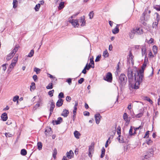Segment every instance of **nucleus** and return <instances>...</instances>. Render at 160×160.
<instances>
[{"label":"nucleus","mask_w":160,"mask_h":160,"mask_svg":"<svg viewBox=\"0 0 160 160\" xmlns=\"http://www.w3.org/2000/svg\"><path fill=\"white\" fill-rule=\"evenodd\" d=\"M144 70V69L142 68L139 72L137 71V73L134 74L135 82L134 84V85H132L134 89H137L139 88L140 83L142 81Z\"/></svg>","instance_id":"obj_1"},{"label":"nucleus","mask_w":160,"mask_h":160,"mask_svg":"<svg viewBox=\"0 0 160 160\" xmlns=\"http://www.w3.org/2000/svg\"><path fill=\"white\" fill-rule=\"evenodd\" d=\"M133 72L131 68L130 67L128 68V81L129 82V84L130 85L129 89L130 90H132L134 89L132 85H134V83H132V82L133 81Z\"/></svg>","instance_id":"obj_2"},{"label":"nucleus","mask_w":160,"mask_h":160,"mask_svg":"<svg viewBox=\"0 0 160 160\" xmlns=\"http://www.w3.org/2000/svg\"><path fill=\"white\" fill-rule=\"evenodd\" d=\"M127 82V78L125 74L123 73L121 74L119 77L118 82L119 84V86L121 88L124 87Z\"/></svg>","instance_id":"obj_3"},{"label":"nucleus","mask_w":160,"mask_h":160,"mask_svg":"<svg viewBox=\"0 0 160 160\" xmlns=\"http://www.w3.org/2000/svg\"><path fill=\"white\" fill-rule=\"evenodd\" d=\"M19 47V46L16 45L15 48L11 51L10 53L7 55L6 59L8 61L11 59L15 54L16 52L18 51V48Z\"/></svg>","instance_id":"obj_4"},{"label":"nucleus","mask_w":160,"mask_h":160,"mask_svg":"<svg viewBox=\"0 0 160 160\" xmlns=\"http://www.w3.org/2000/svg\"><path fill=\"white\" fill-rule=\"evenodd\" d=\"M154 150L153 148H151L148 149L146 151V154L144 155V158L148 159L153 155Z\"/></svg>","instance_id":"obj_5"},{"label":"nucleus","mask_w":160,"mask_h":160,"mask_svg":"<svg viewBox=\"0 0 160 160\" xmlns=\"http://www.w3.org/2000/svg\"><path fill=\"white\" fill-rule=\"evenodd\" d=\"M94 143L93 142L91 143L89 146L88 149V156L90 158L92 157V154L94 153Z\"/></svg>","instance_id":"obj_6"},{"label":"nucleus","mask_w":160,"mask_h":160,"mask_svg":"<svg viewBox=\"0 0 160 160\" xmlns=\"http://www.w3.org/2000/svg\"><path fill=\"white\" fill-rule=\"evenodd\" d=\"M103 79L108 82H111L112 80V73L110 72H108L106 75V77H104Z\"/></svg>","instance_id":"obj_7"},{"label":"nucleus","mask_w":160,"mask_h":160,"mask_svg":"<svg viewBox=\"0 0 160 160\" xmlns=\"http://www.w3.org/2000/svg\"><path fill=\"white\" fill-rule=\"evenodd\" d=\"M148 11V9H145L143 13L142 14V16L141 17L140 19L139 22L142 24L144 26L146 25V23L144 22L145 20V16L147 14V11Z\"/></svg>","instance_id":"obj_8"},{"label":"nucleus","mask_w":160,"mask_h":160,"mask_svg":"<svg viewBox=\"0 0 160 160\" xmlns=\"http://www.w3.org/2000/svg\"><path fill=\"white\" fill-rule=\"evenodd\" d=\"M133 56L132 55V54L131 52V51L129 52V57L127 58V62L128 64L129 63L130 64V62H131L132 65L134 64L133 60Z\"/></svg>","instance_id":"obj_9"},{"label":"nucleus","mask_w":160,"mask_h":160,"mask_svg":"<svg viewBox=\"0 0 160 160\" xmlns=\"http://www.w3.org/2000/svg\"><path fill=\"white\" fill-rule=\"evenodd\" d=\"M68 21L69 22L72 24V25L74 26V27H75V26L78 25L79 26V24L78 23V19H72L71 20V18H69Z\"/></svg>","instance_id":"obj_10"},{"label":"nucleus","mask_w":160,"mask_h":160,"mask_svg":"<svg viewBox=\"0 0 160 160\" xmlns=\"http://www.w3.org/2000/svg\"><path fill=\"white\" fill-rule=\"evenodd\" d=\"M132 32L133 33L138 35L141 34L143 33V30L140 28H136L133 29L132 30Z\"/></svg>","instance_id":"obj_11"},{"label":"nucleus","mask_w":160,"mask_h":160,"mask_svg":"<svg viewBox=\"0 0 160 160\" xmlns=\"http://www.w3.org/2000/svg\"><path fill=\"white\" fill-rule=\"evenodd\" d=\"M42 99L39 98V101L37 102V103L35 105L33 108L34 110H36L41 105H42Z\"/></svg>","instance_id":"obj_12"},{"label":"nucleus","mask_w":160,"mask_h":160,"mask_svg":"<svg viewBox=\"0 0 160 160\" xmlns=\"http://www.w3.org/2000/svg\"><path fill=\"white\" fill-rule=\"evenodd\" d=\"M94 117L96 123L98 124L100 122V118H102V117L99 113L95 114Z\"/></svg>","instance_id":"obj_13"},{"label":"nucleus","mask_w":160,"mask_h":160,"mask_svg":"<svg viewBox=\"0 0 160 160\" xmlns=\"http://www.w3.org/2000/svg\"><path fill=\"white\" fill-rule=\"evenodd\" d=\"M52 131L51 130V128L50 127H47L46 128L45 131V133L46 136L50 134H52Z\"/></svg>","instance_id":"obj_14"},{"label":"nucleus","mask_w":160,"mask_h":160,"mask_svg":"<svg viewBox=\"0 0 160 160\" xmlns=\"http://www.w3.org/2000/svg\"><path fill=\"white\" fill-rule=\"evenodd\" d=\"M67 158V157L68 159H71L74 156V153L72 150H70L69 152H68L66 154Z\"/></svg>","instance_id":"obj_15"},{"label":"nucleus","mask_w":160,"mask_h":160,"mask_svg":"<svg viewBox=\"0 0 160 160\" xmlns=\"http://www.w3.org/2000/svg\"><path fill=\"white\" fill-rule=\"evenodd\" d=\"M120 24L117 25L115 28L112 30V32L114 34L118 33L119 32V27L121 25Z\"/></svg>","instance_id":"obj_16"},{"label":"nucleus","mask_w":160,"mask_h":160,"mask_svg":"<svg viewBox=\"0 0 160 160\" xmlns=\"http://www.w3.org/2000/svg\"><path fill=\"white\" fill-rule=\"evenodd\" d=\"M79 22H82V23L81 24V26H83L85 25L86 21L85 19V16H84L81 17L80 18Z\"/></svg>","instance_id":"obj_17"},{"label":"nucleus","mask_w":160,"mask_h":160,"mask_svg":"<svg viewBox=\"0 0 160 160\" xmlns=\"http://www.w3.org/2000/svg\"><path fill=\"white\" fill-rule=\"evenodd\" d=\"M62 121V118L61 117H59L58 118L57 120H52V123H53V125H54V122H56V124L57 125L60 124Z\"/></svg>","instance_id":"obj_18"},{"label":"nucleus","mask_w":160,"mask_h":160,"mask_svg":"<svg viewBox=\"0 0 160 160\" xmlns=\"http://www.w3.org/2000/svg\"><path fill=\"white\" fill-rule=\"evenodd\" d=\"M49 102L51 103L50 108V109L49 111L51 112H53V109L55 107V103L54 102H53V100H50Z\"/></svg>","instance_id":"obj_19"},{"label":"nucleus","mask_w":160,"mask_h":160,"mask_svg":"<svg viewBox=\"0 0 160 160\" xmlns=\"http://www.w3.org/2000/svg\"><path fill=\"white\" fill-rule=\"evenodd\" d=\"M1 118L3 121H5L8 119V115L6 113L4 112L3 113L1 116Z\"/></svg>","instance_id":"obj_20"},{"label":"nucleus","mask_w":160,"mask_h":160,"mask_svg":"<svg viewBox=\"0 0 160 160\" xmlns=\"http://www.w3.org/2000/svg\"><path fill=\"white\" fill-rule=\"evenodd\" d=\"M69 113V111L66 109H64L61 114V115L64 117H66L68 116Z\"/></svg>","instance_id":"obj_21"},{"label":"nucleus","mask_w":160,"mask_h":160,"mask_svg":"<svg viewBox=\"0 0 160 160\" xmlns=\"http://www.w3.org/2000/svg\"><path fill=\"white\" fill-rule=\"evenodd\" d=\"M63 100L62 99H59L57 102L56 105L57 107H59L63 104Z\"/></svg>","instance_id":"obj_22"},{"label":"nucleus","mask_w":160,"mask_h":160,"mask_svg":"<svg viewBox=\"0 0 160 160\" xmlns=\"http://www.w3.org/2000/svg\"><path fill=\"white\" fill-rule=\"evenodd\" d=\"M123 118L126 122L128 123L130 122V120L128 119V116L126 113H124L123 116Z\"/></svg>","instance_id":"obj_23"},{"label":"nucleus","mask_w":160,"mask_h":160,"mask_svg":"<svg viewBox=\"0 0 160 160\" xmlns=\"http://www.w3.org/2000/svg\"><path fill=\"white\" fill-rule=\"evenodd\" d=\"M18 54H16L15 56V57L12 60V63L16 65L17 62L18 61Z\"/></svg>","instance_id":"obj_24"},{"label":"nucleus","mask_w":160,"mask_h":160,"mask_svg":"<svg viewBox=\"0 0 160 160\" xmlns=\"http://www.w3.org/2000/svg\"><path fill=\"white\" fill-rule=\"evenodd\" d=\"M148 61V58H147V59L146 58V57H145V58L144 59V63L142 67V68H143L145 69V68L147 64V62Z\"/></svg>","instance_id":"obj_25"},{"label":"nucleus","mask_w":160,"mask_h":160,"mask_svg":"<svg viewBox=\"0 0 160 160\" xmlns=\"http://www.w3.org/2000/svg\"><path fill=\"white\" fill-rule=\"evenodd\" d=\"M74 134L75 137L77 139H78L79 138V136H80L81 134L79 132L77 131H75L74 132Z\"/></svg>","instance_id":"obj_26"},{"label":"nucleus","mask_w":160,"mask_h":160,"mask_svg":"<svg viewBox=\"0 0 160 160\" xmlns=\"http://www.w3.org/2000/svg\"><path fill=\"white\" fill-rule=\"evenodd\" d=\"M146 48L145 45H144L142 46V56H143L144 54H145L146 53Z\"/></svg>","instance_id":"obj_27"},{"label":"nucleus","mask_w":160,"mask_h":160,"mask_svg":"<svg viewBox=\"0 0 160 160\" xmlns=\"http://www.w3.org/2000/svg\"><path fill=\"white\" fill-rule=\"evenodd\" d=\"M57 154V151L56 148H55L53 150L52 156L53 158L55 159L56 158V155Z\"/></svg>","instance_id":"obj_28"},{"label":"nucleus","mask_w":160,"mask_h":160,"mask_svg":"<svg viewBox=\"0 0 160 160\" xmlns=\"http://www.w3.org/2000/svg\"><path fill=\"white\" fill-rule=\"evenodd\" d=\"M64 2H61L59 5L58 6V9L59 10H61L64 7Z\"/></svg>","instance_id":"obj_29"},{"label":"nucleus","mask_w":160,"mask_h":160,"mask_svg":"<svg viewBox=\"0 0 160 160\" xmlns=\"http://www.w3.org/2000/svg\"><path fill=\"white\" fill-rule=\"evenodd\" d=\"M101 151V154L100 156V157L101 158H102L104 157V155H105V149L104 147H103L102 148Z\"/></svg>","instance_id":"obj_30"},{"label":"nucleus","mask_w":160,"mask_h":160,"mask_svg":"<svg viewBox=\"0 0 160 160\" xmlns=\"http://www.w3.org/2000/svg\"><path fill=\"white\" fill-rule=\"evenodd\" d=\"M153 51L154 54H156L158 52V47L157 46L154 45L153 47Z\"/></svg>","instance_id":"obj_31"},{"label":"nucleus","mask_w":160,"mask_h":160,"mask_svg":"<svg viewBox=\"0 0 160 160\" xmlns=\"http://www.w3.org/2000/svg\"><path fill=\"white\" fill-rule=\"evenodd\" d=\"M102 56L105 58L108 57L109 56V53L107 50H105L103 52Z\"/></svg>","instance_id":"obj_32"},{"label":"nucleus","mask_w":160,"mask_h":160,"mask_svg":"<svg viewBox=\"0 0 160 160\" xmlns=\"http://www.w3.org/2000/svg\"><path fill=\"white\" fill-rule=\"evenodd\" d=\"M18 4V1L17 0H13V8H15L17 6Z\"/></svg>","instance_id":"obj_33"},{"label":"nucleus","mask_w":160,"mask_h":160,"mask_svg":"<svg viewBox=\"0 0 160 160\" xmlns=\"http://www.w3.org/2000/svg\"><path fill=\"white\" fill-rule=\"evenodd\" d=\"M144 99L145 100H146L148 102H149L151 104H152L153 102L148 97L146 96L144 97Z\"/></svg>","instance_id":"obj_34"},{"label":"nucleus","mask_w":160,"mask_h":160,"mask_svg":"<svg viewBox=\"0 0 160 160\" xmlns=\"http://www.w3.org/2000/svg\"><path fill=\"white\" fill-rule=\"evenodd\" d=\"M27 154V151L24 149H22L21 151V154L23 156L26 155Z\"/></svg>","instance_id":"obj_35"},{"label":"nucleus","mask_w":160,"mask_h":160,"mask_svg":"<svg viewBox=\"0 0 160 160\" xmlns=\"http://www.w3.org/2000/svg\"><path fill=\"white\" fill-rule=\"evenodd\" d=\"M53 88V84L52 83H50L46 87V88L48 89H52Z\"/></svg>","instance_id":"obj_36"},{"label":"nucleus","mask_w":160,"mask_h":160,"mask_svg":"<svg viewBox=\"0 0 160 160\" xmlns=\"http://www.w3.org/2000/svg\"><path fill=\"white\" fill-rule=\"evenodd\" d=\"M38 149L40 150L42 148V144L41 142H38L37 143Z\"/></svg>","instance_id":"obj_37"},{"label":"nucleus","mask_w":160,"mask_h":160,"mask_svg":"<svg viewBox=\"0 0 160 160\" xmlns=\"http://www.w3.org/2000/svg\"><path fill=\"white\" fill-rule=\"evenodd\" d=\"M5 134L7 138L12 137L13 136V134L10 133V132H6Z\"/></svg>","instance_id":"obj_38"},{"label":"nucleus","mask_w":160,"mask_h":160,"mask_svg":"<svg viewBox=\"0 0 160 160\" xmlns=\"http://www.w3.org/2000/svg\"><path fill=\"white\" fill-rule=\"evenodd\" d=\"M155 14L156 15V21L157 22H159L160 19V16L159 15L157 12H155Z\"/></svg>","instance_id":"obj_39"},{"label":"nucleus","mask_w":160,"mask_h":160,"mask_svg":"<svg viewBox=\"0 0 160 160\" xmlns=\"http://www.w3.org/2000/svg\"><path fill=\"white\" fill-rule=\"evenodd\" d=\"M40 7V3H38L36 5L35 7L34 8L35 10L36 11H38Z\"/></svg>","instance_id":"obj_40"},{"label":"nucleus","mask_w":160,"mask_h":160,"mask_svg":"<svg viewBox=\"0 0 160 160\" xmlns=\"http://www.w3.org/2000/svg\"><path fill=\"white\" fill-rule=\"evenodd\" d=\"M121 129V128L120 127V126H118L117 128V133L119 135V137H120Z\"/></svg>","instance_id":"obj_41"},{"label":"nucleus","mask_w":160,"mask_h":160,"mask_svg":"<svg viewBox=\"0 0 160 160\" xmlns=\"http://www.w3.org/2000/svg\"><path fill=\"white\" fill-rule=\"evenodd\" d=\"M34 53V50L32 49L31 51L29 53L28 57H32L33 55V54Z\"/></svg>","instance_id":"obj_42"},{"label":"nucleus","mask_w":160,"mask_h":160,"mask_svg":"<svg viewBox=\"0 0 160 160\" xmlns=\"http://www.w3.org/2000/svg\"><path fill=\"white\" fill-rule=\"evenodd\" d=\"M41 70L39 68H35L34 69V71L36 72L37 74H38L40 73V71Z\"/></svg>","instance_id":"obj_43"},{"label":"nucleus","mask_w":160,"mask_h":160,"mask_svg":"<svg viewBox=\"0 0 160 160\" xmlns=\"http://www.w3.org/2000/svg\"><path fill=\"white\" fill-rule=\"evenodd\" d=\"M64 98V94L62 92H61L59 94L58 96V98L59 99H62V98Z\"/></svg>","instance_id":"obj_44"},{"label":"nucleus","mask_w":160,"mask_h":160,"mask_svg":"<svg viewBox=\"0 0 160 160\" xmlns=\"http://www.w3.org/2000/svg\"><path fill=\"white\" fill-rule=\"evenodd\" d=\"M16 65L14 64L11 63L9 65V68H8V70L9 71H11L12 68H13V67L15 66Z\"/></svg>","instance_id":"obj_45"},{"label":"nucleus","mask_w":160,"mask_h":160,"mask_svg":"<svg viewBox=\"0 0 160 160\" xmlns=\"http://www.w3.org/2000/svg\"><path fill=\"white\" fill-rule=\"evenodd\" d=\"M19 98V96H18L16 95L13 97V101L14 102H15L16 101H17V102H18V99Z\"/></svg>","instance_id":"obj_46"},{"label":"nucleus","mask_w":160,"mask_h":160,"mask_svg":"<svg viewBox=\"0 0 160 160\" xmlns=\"http://www.w3.org/2000/svg\"><path fill=\"white\" fill-rule=\"evenodd\" d=\"M94 15V13L93 11H91L90 12L89 14V18L91 19H92Z\"/></svg>","instance_id":"obj_47"},{"label":"nucleus","mask_w":160,"mask_h":160,"mask_svg":"<svg viewBox=\"0 0 160 160\" xmlns=\"http://www.w3.org/2000/svg\"><path fill=\"white\" fill-rule=\"evenodd\" d=\"M143 112H141L140 113H139L138 114H137L136 115V117L138 118H140L143 116Z\"/></svg>","instance_id":"obj_48"},{"label":"nucleus","mask_w":160,"mask_h":160,"mask_svg":"<svg viewBox=\"0 0 160 160\" xmlns=\"http://www.w3.org/2000/svg\"><path fill=\"white\" fill-rule=\"evenodd\" d=\"M158 22H153L152 24V27L153 28H156L157 27V25L158 24Z\"/></svg>","instance_id":"obj_49"},{"label":"nucleus","mask_w":160,"mask_h":160,"mask_svg":"<svg viewBox=\"0 0 160 160\" xmlns=\"http://www.w3.org/2000/svg\"><path fill=\"white\" fill-rule=\"evenodd\" d=\"M148 145H150L152 143V141L151 139L147 140L145 142Z\"/></svg>","instance_id":"obj_50"},{"label":"nucleus","mask_w":160,"mask_h":160,"mask_svg":"<svg viewBox=\"0 0 160 160\" xmlns=\"http://www.w3.org/2000/svg\"><path fill=\"white\" fill-rule=\"evenodd\" d=\"M54 90H52L48 92V94L51 97H52L53 96V93H54Z\"/></svg>","instance_id":"obj_51"},{"label":"nucleus","mask_w":160,"mask_h":160,"mask_svg":"<svg viewBox=\"0 0 160 160\" xmlns=\"http://www.w3.org/2000/svg\"><path fill=\"white\" fill-rule=\"evenodd\" d=\"M35 84L34 82H32L31 83V85L30 86V88H32V89H34L35 88Z\"/></svg>","instance_id":"obj_52"},{"label":"nucleus","mask_w":160,"mask_h":160,"mask_svg":"<svg viewBox=\"0 0 160 160\" xmlns=\"http://www.w3.org/2000/svg\"><path fill=\"white\" fill-rule=\"evenodd\" d=\"M132 131H133V129H132V126H131L130 129L129 130V134L130 136H132L133 135V134L132 133Z\"/></svg>","instance_id":"obj_53"},{"label":"nucleus","mask_w":160,"mask_h":160,"mask_svg":"<svg viewBox=\"0 0 160 160\" xmlns=\"http://www.w3.org/2000/svg\"><path fill=\"white\" fill-rule=\"evenodd\" d=\"M101 57V55H98V56H97L95 59V61L96 62L99 61L100 60Z\"/></svg>","instance_id":"obj_54"},{"label":"nucleus","mask_w":160,"mask_h":160,"mask_svg":"<svg viewBox=\"0 0 160 160\" xmlns=\"http://www.w3.org/2000/svg\"><path fill=\"white\" fill-rule=\"evenodd\" d=\"M149 131H148L146 133L144 136V137L143 138H148L149 137Z\"/></svg>","instance_id":"obj_55"},{"label":"nucleus","mask_w":160,"mask_h":160,"mask_svg":"<svg viewBox=\"0 0 160 160\" xmlns=\"http://www.w3.org/2000/svg\"><path fill=\"white\" fill-rule=\"evenodd\" d=\"M84 80V79L83 78H81L78 81V83L80 84H82Z\"/></svg>","instance_id":"obj_56"},{"label":"nucleus","mask_w":160,"mask_h":160,"mask_svg":"<svg viewBox=\"0 0 160 160\" xmlns=\"http://www.w3.org/2000/svg\"><path fill=\"white\" fill-rule=\"evenodd\" d=\"M135 34V33H132V32L130 33L129 34V36L130 38L131 39L133 38L134 37V35Z\"/></svg>","instance_id":"obj_57"},{"label":"nucleus","mask_w":160,"mask_h":160,"mask_svg":"<svg viewBox=\"0 0 160 160\" xmlns=\"http://www.w3.org/2000/svg\"><path fill=\"white\" fill-rule=\"evenodd\" d=\"M154 8L157 11H160V6L159 5H157V6L154 7Z\"/></svg>","instance_id":"obj_58"},{"label":"nucleus","mask_w":160,"mask_h":160,"mask_svg":"<svg viewBox=\"0 0 160 160\" xmlns=\"http://www.w3.org/2000/svg\"><path fill=\"white\" fill-rule=\"evenodd\" d=\"M93 58H91L90 59V63H91V64H92V65H94V61L93 60Z\"/></svg>","instance_id":"obj_59"},{"label":"nucleus","mask_w":160,"mask_h":160,"mask_svg":"<svg viewBox=\"0 0 160 160\" xmlns=\"http://www.w3.org/2000/svg\"><path fill=\"white\" fill-rule=\"evenodd\" d=\"M83 114L85 116H88L90 114V113L88 111H85L83 112Z\"/></svg>","instance_id":"obj_60"},{"label":"nucleus","mask_w":160,"mask_h":160,"mask_svg":"<svg viewBox=\"0 0 160 160\" xmlns=\"http://www.w3.org/2000/svg\"><path fill=\"white\" fill-rule=\"evenodd\" d=\"M67 82L69 85H70L72 83V79L70 78H68L67 80Z\"/></svg>","instance_id":"obj_61"},{"label":"nucleus","mask_w":160,"mask_h":160,"mask_svg":"<svg viewBox=\"0 0 160 160\" xmlns=\"http://www.w3.org/2000/svg\"><path fill=\"white\" fill-rule=\"evenodd\" d=\"M71 98L70 96H68L66 98V100L68 102H70V101H71Z\"/></svg>","instance_id":"obj_62"},{"label":"nucleus","mask_w":160,"mask_h":160,"mask_svg":"<svg viewBox=\"0 0 160 160\" xmlns=\"http://www.w3.org/2000/svg\"><path fill=\"white\" fill-rule=\"evenodd\" d=\"M32 78L34 81L36 82V80L37 79V76L36 75H34L32 77Z\"/></svg>","instance_id":"obj_63"},{"label":"nucleus","mask_w":160,"mask_h":160,"mask_svg":"<svg viewBox=\"0 0 160 160\" xmlns=\"http://www.w3.org/2000/svg\"><path fill=\"white\" fill-rule=\"evenodd\" d=\"M6 64H3L2 65V67L3 68V69L4 71H5L6 69H7V67L6 66Z\"/></svg>","instance_id":"obj_64"}]
</instances>
